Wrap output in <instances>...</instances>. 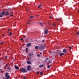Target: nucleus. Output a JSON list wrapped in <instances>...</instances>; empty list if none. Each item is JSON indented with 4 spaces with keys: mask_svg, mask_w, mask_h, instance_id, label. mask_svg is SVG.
Wrapping results in <instances>:
<instances>
[{
    "mask_svg": "<svg viewBox=\"0 0 79 79\" xmlns=\"http://www.w3.org/2000/svg\"><path fill=\"white\" fill-rule=\"evenodd\" d=\"M3 43V42H1L0 43V44H2Z\"/></svg>",
    "mask_w": 79,
    "mask_h": 79,
    "instance_id": "obj_35",
    "label": "nucleus"
},
{
    "mask_svg": "<svg viewBox=\"0 0 79 79\" xmlns=\"http://www.w3.org/2000/svg\"><path fill=\"white\" fill-rule=\"evenodd\" d=\"M42 53L41 52L40 53V54H42Z\"/></svg>",
    "mask_w": 79,
    "mask_h": 79,
    "instance_id": "obj_47",
    "label": "nucleus"
},
{
    "mask_svg": "<svg viewBox=\"0 0 79 79\" xmlns=\"http://www.w3.org/2000/svg\"><path fill=\"white\" fill-rule=\"evenodd\" d=\"M28 21H29V22H30V20H29Z\"/></svg>",
    "mask_w": 79,
    "mask_h": 79,
    "instance_id": "obj_50",
    "label": "nucleus"
},
{
    "mask_svg": "<svg viewBox=\"0 0 79 79\" xmlns=\"http://www.w3.org/2000/svg\"><path fill=\"white\" fill-rule=\"evenodd\" d=\"M42 42L44 43V42H45V40H42L41 41Z\"/></svg>",
    "mask_w": 79,
    "mask_h": 79,
    "instance_id": "obj_22",
    "label": "nucleus"
},
{
    "mask_svg": "<svg viewBox=\"0 0 79 79\" xmlns=\"http://www.w3.org/2000/svg\"><path fill=\"white\" fill-rule=\"evenodd\" d=\"M24 79H26V77L25 76H24L23 77Z\"/></svg>",
    "mask_w": 79,
    "mask_h": 79,
    "instance_id": "obj_30",
    "label": "nucleus"
},
{
    "mask_svg": "<svg viewBox=\"0 0 79 79\" xmlns=\"http://www.w3.org/2000/svg\"><path fill=\"white\" fill-rule=\"evenodd\" d=\"M6 66H8V64H6Z\"/></svg>",
    "mask_w": 79,
    "mask_h": 79,
    "instance_id": "obj_37",
    "label": "nucleus"
},
{
    "mask_svg": "<svg viewBox=\"0 0 79 79\" xmlns=\"http://www.w3.org/2000/svg\"><path fill=\"white\" fill-rule=\"evenodd\" d=\"M51 53H54V52H52V51H51Z\"/></svg>",
    "mask_w": 79,
    "mask_h": 79,
    "instance_id": "obj_41",
    "label": "nucleus"
},
{
    "mask_svg": "<svg viewBox=\"0 0 79 79\" xmlns=\"http://www.w3.org/2000/svg\"><path fill=\"white\" fill-rule=\"evenodd\" d=\"M40 55H37V56H40Z\"/></svg>",
    "mask_w": 79,
    "mask_h": 79,
    "instance_id": "obj_38",
    "label": "nucleus"
},
{
    "mask_svg": "<svg viewBox=\"0 0 79 79\" xmlns=\"http://www.w3.org/2000/svg\"><path fill=\"white\" fill-rule=\"evenodd\" d=\"M41 7H42V5H40L38 6V8H40Z\"/></svg>",
    "mask_w": 79,
    "mask_h": 79,
    "instance_id": "obj_17",
    "label": "nucleus"
},
{
    "mask_svg": "<svg viewBox=\"0 0 79 79\" xmlns=\"http://www.w3.org/2000/svg\"><path fill=\"white\" fill-rule=\"evenodd\" d=\"M2 69H0V72H1V71H2Z\"/></svg>",
    "mask_w": 79,
    "mask_h": 79,
    "instance_id": "obj_40",
    "label": "nucleus"
},
{
    "mask_svg": "<svg viewBox=\"0 0 79 79\" xmlns=\"http://www.w3.org/2000/svg\"><path fill=\"white\" fill-rule=\"evenodd\" d=\"M8 31H10V30L9 29H8Z\"/></svg>",
    "mask_w": 79,
    "mask_h": 79,
    "instance_id": "obj_43",
    "label": "nucleus"
},
{
    "mask_svg": "<svg viewBox=\"0 0 79 79\" xmlns=\"http://www.w3.org/2000/svg\"><path fill=\"white\" fill-rule=\"evenodd\" d=\"M48 68H50V65H48L47 66Z\"/></svg>",
    "mask_w": 79,
    "mask_h": 79,
    "instance_id": "obj_20",
    "label": "nucleus"
},
{
    "mask_svg": "<svg viewBox=\"0 0 79 79\" xmlns=\"http://www.w3.org/2000/svg\"><path fill=\"white\" fill-rule=\"evenodd\" d=\"M51 62H50V61H49V63H51Z\"/></svg>",
    "mask_w": 79,
    "mask_h": 79,
    "instance_id": "obj_42",
    "label": "nucleus"
},
{
    "mask_svg": "<svg viewBox=\"0 0 79 79\" xmlns=\"http://www.w3.org/2000/svg\"><path fill=\"white\" fill-rule=\"evenodd\" d=\"M27 64H31V63L29 61H27Z\"/></svg>",
    "mask_w": 79,
    "mask_h": 79,
    "instance_id": "obj_19",
    "label": "nucleus"
},
{
    "mask_svg": "<svg viewBox=\"0 0 79 79\" xmlns=\"http://www.w3.org/2000/svg\"><path fill=\"white\" fill-rule=\"evenodd\" d=\"M28 55H29V56H33L34 54H31L30 53H28Z\"/></svg>",
    "mask_w": 79,
    "mask_h": 79,
    "instance_id": "obj_7",
    "label": "nucleus"
},
{
    "mask_svg": "<svg viewBox=\"0 0 79 79\" xmlns=\"http://www.w3.org/2000/svg\"><path fill=\"white\" fill-rule=\"evenodd\" d=\"M63 53H67V52H68V50H67V49H63Z\"/></svg>",
    "mask_w": 79,
    "mask_h": 79,
    "instance_id": "obj_5",
    "label": "nucleus"
},
{
    "mask_svg": "<svg viewBox=\"0 0 79 79\" xmlns=\"http://www.w3.org/2000/svg\"><path fill=\"white\" fill-rule=\"evenodd\" d=\"M77 35H79V32L77 31Z\"/></svg>",
    "mask_w": 79,
    "mask_h": 79,
    "instance_id": "obj_21",
    "label": "nucleus"
},
{
    "mask_svg": "<svg viewBox=\"0 0 79 79\" xmlns=\"http://www.w3.org/2000/svg\"><path fill=\"white\" fill-rule=\"evenodd\" d=\"M3 16V15H2V13H0V18H2Z\"/></svg>",
    "mask_w": 79,
    "mask_h": 79,
    "instance_id": "obj_14",
    "label": "nucleus"
},
{
    "mask_svg": "<svg viewBox=\"0 0 79 79\" xmlns=\"http://www.w3.org/2000/svg\"><path fill=\"white\" fill-rule=\"evenodd\" d=\"M7 79V78H6H6H4V79Z\"/></svg>",
    "mask_w": 79,
    "mask_h": 79,
    "instance_id": "obj_48",
    "label": "nucleus"
},
{
    "mask_svg": "<svg viewBox=\"0 0 79 79\" xmlns=\"http://www.w3.org/2000/svg\"><path fill=\"white\" fill-rule=\"evenodd\" d=\"M57 21H60V19H57Z\"/></svg>",
    "mask_w": 79,
    "mask_h": 79,
    "instance_id": "obj_34",
    "label": "nucleus"
},
{
    "mask_svg": "<svg viewBox=\"0 0 79 79\" xmlns=\"http://www.w3.org/2000/svg\"><path fill=\"white\" fill-rule=\"evenodd\" d=\"M48 59H49L48 57H47L46 59V60H48Z\"/></svg>",
    "mask_w": 79,
    "mask_h": 79,
    "instance_id": "obj_25",
    "label": "nucleus"
},
{
    "mask_svg": "<svg viewBox=\"0 0 79 79\" xmlns=\"http://www.w3.org/2000/svg\"><path fill=\"white\" fill-rule=\"evenodd\" d=\"M36 16H39V15H37Z\"/></svg>",
    "mask_w": 79,
    "mask_h": 79,
    "instance_id": "obj_49",
    "label": "nucleus"
},
{
    "mask_svg": "<svg viewBox=\"0 0 79 79\" xmlns=\"http://www.w3.org/2000/svg\"><path fill=\"white\" fill-rule=\"evenodd\" d=\"M31 57L29 58V60H30V59H31Z\"/></svg>",
    "mask_w": 79,
    "mask_h": 79,
    "instance_id": "obj_45",
    "label": "nucleus"
},
{
    "mask_svg": "<svg viewBox=\"0 0 79 79\" xmlns=\"http://www.w3.org/2000/svg\"><path fill=\"white\" fill-rule=\"evenodd\" d=\"M1 13H2V15H5V12L4 11H2Z\"/></svg>",
    "mask_w": 79,
    "mask_h": 79,
    "instance_id": "obj_12",
    "label": "nucleus"
},
{
    "mask_svg": "<svg viewBox=\"0 0 79 79\" xmlns=\"http://www.w3.org/2000/svg\"><path fill=\"white\" fill-rule=\"evenodd\" d=\"M31 43H29L27 44V47H29V46H31Z\"/></svg>",
    "mask_w": 79,
    "mask_h": 79,
    "instance_id": "obj_8",
    "label": "nucleus"
},
{
    "mask_svg": "<svg viewBox=\"0 0 79 79\" xmlns=\"http://www.w3.org/2000/svg\"><path fill=\"white\" fill-rule=\"evenodd\" d=\"M56 26V24H53V26Z\"/></svg>",
    "mask_w": 79,
    "mask_h": 79,
    "instance_id": "obj_28",
    "label": "nucleus"
},
{
    "mask_svg": "<svg viewBox=\"0 0 79 79\" xmlns=\"http://www.w3.org/2000/svg\"><path fill=\"white\" fill-rule=\"evenodd\" d=\"M49 25H50V23L49 24Z\"/></svg>",
    "mask_w": 79,
    "mask_h": 79,
    "instance_id": "obj_51",
    "label": "nucleus"
},
{
    "mask_svg": "<svg viewBox=\"0 0 79 79\" xmlns=\"http://www.w3.org/2000/svg\"><path fill=\"white\" fill-rule=\"evenodd\" d=\"M5 58L6 59V58H7V56H6Z\"/></svg>",
    "mask_w": 79,
    "mask_h": 79,
    "instance_id": "obj_36",
    "label": "nucleus"
},
{
    "mask_svg": "<svg viewBox=\"0 0 79 79\" xmlns=\"http://www.w3.org/2000/svg\"><path fill=\"white\" fill-rule=\"evenodd\" d=\"M37 74H39V72H37Z\"/></svg>",
    "mask_w": 79,
    "mask_h": 79,
    "instance_id": "obj_29",
    "label": "nucleus"
},
{
    "mask_svg": "<svg viewBox=\"0 0 79 79\" xmlns=\"http://www.w3.org/2000/svg\"><path fill=\"white\" fill-rule=\"evenodd\" d=\"M2 36H6V35H5L4 34H2Z\"/></svg>",
    "mask_w": 79,
    "mask_h": 79,
    "instance_id": "obj_27",
    "label": "nucleus"
},
{
    "mask_svg": "<svg viewBox=\"0 0 79 79\" xmlns=\"http://www.w3.org/2000/svg\"><path fill=\"white\" fill-rule=\"evenodd\" d=\"M39 24H40V25H41L42 26H43V25L42 24V23H39Z\"/></svg>",
    "mask_w": 79,
    "mask_h": 79,
    "instance_id": "obj_18",
    "label": "nucleus"
},
{
    "mask_svg": "<svg viewBox=\"0 0 79 79\" xmlns=\"http://www.w3.org/2000/svg\"><path fill=\"white\" fill-rule=\"evenodd\" d=\"M44 45H41L39 47L40 50H44Z\"/></svg>",
    "mask_w": 79,
    "mask_h": 79,
    "instance_id": "obj_3",
    "label": "nucleus"
},
{
    "mask_svg": "<svg viewBox=\"0 0 79 79\" xmlns=\"http://www.w3.org/2000/svg\"><path fill=\"white\" fill-rule=\"evenodd\" d=\"M49 18H51V19H52V17L51 16H50Z\"/></svg>",
    "mask_w": 79,
    "mask_h": 79,
    "instance_id": "obj_31",
    "label": "nucleus"
},
{
    "mask_svg": "<svg viewBox=\"0 0 79 79\" xmlns=\"http://www.w3.org/2000/svg\"><path fill=\"white\" fill-rule=\"evenodd\" d=\"M28 24H29V23H27Z\"/></svg>",
    "mask_w": 79,
    "mask_h": 79,
    "instance_id": "obj_53",
    "label": "nucleus"
},
{
    "mask_svg": "<svg viewBox=\"0 0 79 79\" xmlns=\"http://www.w3.org/2000/svg\"><path fill=\"white\" fill-rule=\"evenodd\" d=\"M8 69H9L10 68H8Z\"/></svg>",
    "mask_w": 79,
    "mask_h": 79,
    "instance_id": "obj_52",
    "label": "nucleus"
},
{
    "mask_svg": "<svg viewBox=\"0 0 79 79\" xmlns=\"http://www.w3.org/2000/svg\"><path fill=\"white\" fill-rule=\"evenodd\" d=\"M45 33L46 34H47L48 33V31H47V29H46L45 30Z\"/></svg>",
    "mask_w": 79,
    "mask_h": 79,
    "instance_id": "obj_10",
    "label": "nucleus"
},
{
    "mask_svg": "<svg viewBox=\"0 0 79 79\" xmlns=\"http://www.w3.org/2000/svg\"><path fill=\"white\" fill-rule=\"evenodd\" d=\"M40 74L41 75H42V74H43V73H42V72H41L40 73Z\"/></svg>",
    "mask_w": 79,
    "mask_h": 79,
    "instance_id": "obj_23",
    "label": "nucleus"
},
{
    "mask_svg": "<svg viewBox=\"0 0 79 79\" xmlns=\"http://www.w3.org/2000/svg\"><path fill=\"white\" fill-rule=\"evenodd\" d=\"M23 40V39L21 38V41H22Z\"/></svg>",
    "mask_w": 79,
    "mask_h": 79,
    "instance_id": "obj_33",
    "label": "nucleus"
},
{
    "mask_svg": "<svg viewBox=\"0 0 79 79\" xmlns=\"http://www.w3.org/2000/svg\"><path fill=\"white\" fill-rule=\"evenodd\" d=\"M35 49H38V48H39V47H38V46H36L35 47Z\"/></svg>",
    "mask_w": 79,
    "mask_h": 79,
    "instance_id": "obj_16",
    "label": "nucleus"
},
{
    "mask_svg": "<svg viewBox=\"0 0 79 79\" xmlns=\"http://www.w3.org/2000/svg\"><path fill=\"white\" fill-rule=\"evenodd\" d=\"M26 51H27V50H28V49L27 48H26Z\"/></svg>",
    "mask_w": 79,
    "mask_h": 79,
    "instance_id": "obj_26",
    "label": "nucleus"
},
{
    "mask_svg": "<svg viewBox=\"0 0 79 79\" xmlns=\"http://www.w3.org/2000/svg\"><path fill=\"white\" fill-rule=\"evenodd\" d=\"M64 55V53H61L60 54V55L61 56H63V55Z\"/></svg>",
    "mask_w": 79,
    "mask_h": 79,
    "instance_id": "obj_15",
    "label": "nucleus"
},
{
    "mask_svg": "<svg viewBox=\"0 0 79 79\" xmlns=\"http://www.w3.org/2000/svg\"><path fill=\"white\" fill-rule=\"evenodd\" d=\"M14 16V15L13 13H12V12H11L10 14V17H12V16Z\"/></svg>",
    "mask_w": 79,
    "mask_h": 79,
    "instance_id": "obj_9",
    "label": "nucleus"
},
{
    "mask_svg": "<svg viewBox=\"0 0 79 79\" xmlns=\"http://www.w3.org/2000/svg\"><path fill=\"white\" fill-rule=\"evenodd\" d=\"M27 12H28V11H29V10H27Z\"/></svg>",
    "mask_w": 79,
    "mask_h": 79,
    "instance_id": "obj_44",
    "label": "nucleus"
},
{
    "mask_svg": "<svg viewBox=\"0 0 79 79\" xmlns=\"http://www.w3.org/2000/svg\"><path fill=\"white\" fill-rule=\"evenodd\" d=\"M43 66L45 67V65H40L39 66V68H42Z\"/></svg>",
    "mask_w": 79,
    "mask_h": 79,
    "instance_id": "obj_11",
    "label": "nucleus"
},
{
    "mask_svg": "<svg viewBox=\"0 0 79 79\" xmlns=\"http://www.w3.org/2000/svg\"><path fill=\"white\" fill-rule=\"evenodd\" d=\"M14 67L16 69H19V67L16 66V65H14Z\"/></svg>",
    "mask_w": 79,
    "mask_h": 79,
    "instance_id": "obj_6",
    "label": "nucleus"
},
{
    "mask_svg": "<svg viewBox=\"0 0 79 79\" xmlns=\"http://www.w3.org/2000/svg\"><path fill=\"white\" fill-rule=\"evenodd\" d=\"M5 15H6V16H7V15H9V13H8V12H6L5 13Z\"/></svg>",
    "mask_w": 79,
    "mask_h": 79,
    "instance_id": "obj_13",
    "label": "nucleus"
},
{
    "mask_svg": "<svg viewBox=\"0 0 79 79\" xmlns=\"http://www.w3.org/2000/svg\"><path fill=\"white\" fill-rule=\"evenodd\" d=\"M5 77H6L7 79H9L10 77V76L8 75V73H6L5 74Z\"/></svg>",
    "mask_w": 79,
    "mask_h": 79,
    "instance_id": "obj_2",
    "label": "nucleus"
},
{
    "mask_svg": "<svg viewBox=\"0 0 79 79\" xmlns=\"http://www.w3.org/2000/svg\"><path fill=\"white\" fill-rule=\"evenodd\" d=\"M30 17H31V18H34V16H31Z\"/></svg>",
    "mask_w": 79,
    "mask_h": 79,
    "instance_id": "obj_32",
    "label": "nucleus"
},
{
    "mask_svg": "<svg viewBox=\"0 0 79 79\" xmlns=\"http://www.w3.org/2000/svg\"><path fill=\"white\" fill-rule=\"evenodd\" d=\"M20 71L23 73H26V72H27L26 70L23 68H21Z\"/></svg>",
    "mask_w": 79,
    "mask_h": 79,
    "instance_id": "obj_1",
    "label": "nucleus"
},
{
    "mask_svg": "<svg viewBox=\"0 0 79 79\" xmlns=\"http://www.w3.org/2000/svg\"><path fill=\"white\" fill-rule=\"evenodd\" d=\"M69 49H71L72 48V47H69Z\"/></svg>",
    "mask_w": 79,
    "mask_h": 79,
    "instance_id": "obj_24",
    "label": "nucleus"
},
{
    "mask_svg": "<svg viewBox=\"0 0 79 79\" xmlns=\"http://www.w3.org/2000/svg\"><path fill=\"white\" fill-rule=\"evenodd\" d=\"M12 34V33H11V32H10V35H11Z\"/></svg>",
    "mask_w": 79,
    "mask_h": 79,
    "instance_id": "obj_39",
    "label": "nucleus"
},
{
    "mask_svg": "<svg viewBox=\"0 0 79 79\" xmlns=\"http://www.w3.org/2000/svg\"><path fill=\"white\" fill-rule=\"evenodd\" d=\"M27 69L28 71H31V66H28L27 67Z\"/></svg>",
    "mask_w": 79,
    "mask_h": 79,
    "instance_id": "obj_4",
    "label": "nucleus"
},
{
    "mask_svg": "<svg viewBox=\"0 0 79 79\" xmlns=\"http://www.w3.org/2000/svg\"><path fill=\"white\" fill-rule=\"evenodd\" d=\"M9 35H10V32L9 33Z\"/></svg>",
    "mask_w": 79,
    "mask_h": 79,
    "instance_id": "obj_46",
    "label": "nucleus"
}]
</instances>
